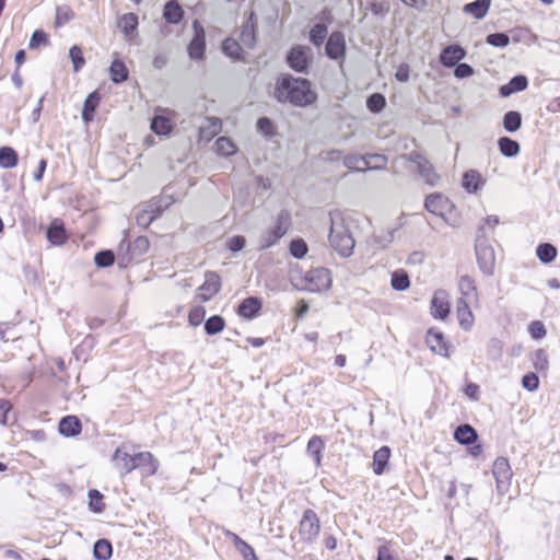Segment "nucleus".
<instances>
[{"instance_id": "nucleus-41", "label": "nucleus", "mask_w": 560, "mask_h": 560, "mask_svg": "<svg viewBox=\"0 0 560 560\" xmlns=\"http://www.w3.org/2000/svg\"><path fill=\"white\" fill-rule=\"evenodd\" d=\"M112 544L107 539H98L93 547V555L97 560H108L112 557Z\"/></svg>"}, {"instance_id": "nucleus-32", "label": "nucleus", "mask_w": 560, "mask_h": 560, "mask_svg": "<svg viewBox=\"0 0 560 560\" xmlns=\"http://www.w3.org/2000/svg\"><path fill=\"white\" fill-rule=\"evenodd\" d=\"M390 456V448L388 446H382L377 451H375L373 455V470L376 475H381L384 472L388 459Z\"/></svg>"}, {"instance_id": "nucleus-19", "label": "nucleus", "mask_w": 560, "mask_h": 560, "mask_svg": "<svg viewBox=\"0 0 560 560\" xmlns=\"http://www.w3.org/2000/svg\"><path fill=\"white\" fill-rule=\"evenodd\" d=\"M114 466L121 475H126L135 469L136 454H129L122 448H117L113 455Z\"/></svg>"}, {"instance_id": "nucleus-33", "label": "nucleus", "mask_w": 560, "mask_h": 560, "mask_svg": "<svg viewBox=\"0 0 560 560\" xmlns=\"http://www.w3.org/2000/svg\"><path fill=\"white\" fill-rule=\"evenodd\" d=\"M110 80L116 83H122L128 79L129 71L124 61L116 59L109 67Z\"/></svg>"}, {"instance_id": "nucleus-51", "label": "nucleus", "mask_w": 560, "mask_h": 560, "mask_svg": "<svg viewBox=\"0 0 560 560\" xmlns=\"http://www.w3.org/2000/svg\"><path fill=\"white\" fill-rule=\"evenodd\" d=\"M217 152L224 156H230L235 152L234 143L226 137H220L215 141Z\"/></svg>"}, {"instance_id": "nucleus-38", "label": "nucleus", "mask_w": 560, "mask_h": 560, "mask_svg": "<svg viewBox=\"0 0 560 560\" xmlns=\"http://www.w3.org/2000/svg\"><path fill=\"white\" fill-rule=\"evenodd\" d=\"M18 153L11 147L0 148V166L3 168H13L18 165Z\"/></svg>"}, {"instance_id": "nucleus-24", "label": "nucleus", "mask_w": 560, "mask_h": 560, "mask_svg": "<svg viewBox=\"0 0 560 560\" xmlns=\"http://www.w3.org/2000/svg\"><path fill=\"white\" fill-rule=\"evenodd\" d=\"M58 430L63 436H77L81 433L82 424L75 416H66L59 421Z\"/></svg>"}, {"instance_id": "nucleus-29", "label": "nucleus", "mask_w": 560, "mask_h": 560, "mask_svg": "<svg viewBox=\"0 0 560 560\" xmlns=\"http://www.w3.org/2000/svg\"><path fill=\"white\" fill-rule=\"evenodd\" d=\"M324 447V441L318 435L312 436L307 443L306 453L313 458L316 467H319L322 464V452Z\"/></svg>"}, {"instance_id": "nucleus-40", "label": "nucleus", "mask_w": 560, "mask_h": 560, "mask_svg": "<svg viewBox=\"0 0 560 560\" xmlns=\"http://www.w3.org/2000/svg\"><path fill=\"white\" fill-rule=\"evenodd\" d=\"M458 289L462 293V298L467 301H471L476 298V285L472 278L469 276H462L458 282Z\"/></svg>"}, {"instance_id": "nucleus-59", "label": "nucleus", "mask_w": 560, "mask_h": 560, "mask_svg": "<svg viewBox=\"0 0 560 560\" xmlns=\"http://www.w3.org/2000/svg\"><path fill=\"white\" fill-rule=\"evenodd\" d=\"M394 240V231H386L381 234L374 235L373 242L380 248H385Z\"/></svg>"}, {"instance_id": "nucleus-2", "label": "nucleus", "mask_w": 560, "mask_h": 560, "mask_svg": "<svg viewBox=\"0 0 560 560\" xmlns=\"http://www.w3.org/2000/svg\"><path fill=\"white\" fill-rule=\"evenodd\" d=\"M330 246L343 258L350 257L355 245L354 238L340 214H330Z\"/></svg>"}, {"instance_id": "nucleus-17", "label": "nucleus", "mask_w": 560, "mask_h": 560, "mask_svg": "<svg viewBox=\"0 0 560 560\" xmlns=\"http://www.w3.org/2000/svg\"><path fill=\"white\" fill-rule=\"evenodd\" d=\"M140 469L143 476H152L158 471L159 462L150 452L136 454L135 469Z\"/></svg>"}, {"instance_id": "nucleus-35", "label": "nucleus", "mask_w": 560, "mask_h": 560, "mask_svg": "<svg viewBox=\"0 0 560 560\" xmlns=\"http://www.w3.org/2000/svg\"><path fill=\"white\" fill-rule=\"evenodd\" d=\"M222 128V122L217 117H208L206 124L199 128L200 136L203 138H212L217 136Z\"/></svg>"}, {"instance_id": "nucleus-15", "label": "nucleus", "mask_w": 560, "mask_h": 560, "mask_svg": "<svg viewBox=\"0 0 560 560\" xmlns=\"http://www.w3.org/2000/svg\"><path fill=\"white\" fill-rule=\"evenodd\" d=\"M425 342L434 353L448 357V346L443 332L434 328L429 329L425 336Z\"/></svg>"}, {"instance_id": "nucleus-53", "label": "nucleus", "mask_w": 560, "mask_h": 560, "mask_svg": "<svg viewBox=\"0 0 560 560\" xmlns=\"http://www.w3.org/2000/svg\"><path fill=\"white\" fill-rule=\"evenodd\" d=\"M74 18V12L67 5L57 7L56 25L62 26Z\"/></svg>"}, {"instance_id": "nucleus-3", "label": "nucleus", "mask_w": 560, "mask_h": 560, "mask_svg": "<svg viewBox=\"0 0 560 560\" xmlns=\"http://www.w3.org/2000/svg\"><path fill=\"white\" fill-rule=\"evenodd\" d=\"M475 252L479 269L486 276L493 275L495 254L493 247L489 244L488 238L483 234V228L478 230L475 243Z\"/></svg>"}, {"instance_id": "nucleus-14", "label": "nucleus", "mask_w": 560, "mask_h": 560, "mask_svg": "<svg viewBox=\"0 0 560 560\" xmlns=\"http://www.w3.org/2000/svg\"><path fill=\"white\" fill-rule=\"evenodd\" d=\"M325 50L326 55L330 59L337 60L342 57L346 51V40L343 34L339 31L332 32L327 39Z\"/></svg>"}, {"instance_id": "nucleus-8", "label": "nucleus", "mask_w": 560, "mask_h": 560, "mask_svg": "<svg viewBox=\"0 0 560 560\" xmlns=\"http://www.w3.org/2000/svg\"><path fill=\"white\" fill-rule=\"evenodd\" d=\"M192 28L195 35L188 44V55L191 59L201 60L206 51V33L202 25L197 20L192 22Z\"/></svg>"}, {"instance_id": "nucleus-64", "label": "nucleus", "mask_w": 560, "mask_h": 560, "mask_svg": "<svg viewBox=\"0 0 560 560\" xmlns=\"http://www.w3.org/2000/svg\"><path fill=\"white\" fill-rule=\"evenodd\" d=\"M47 43V35L43 31H35L30 40V48H36Z\"/></svg>"}, {"instance_id": "nucleus-6", "label": "nucleus", "mask_w": 560, "mask_h": 560, "mask_svg": "<svg viewBox=\"0 0 560 560\" xmlns=\"http://www.w3.org/2000/svg\"><path fill=\"white\" fill-rule=\"evenodd\" d=\"M402 158L417 165L419 175L429 186L433 187L438 185L440 176L435 173L430 161L421 152L412 151L402 155Z\"/></svg>"}, {"instance_id": "nucleus-25", "label": "nucleus", "mask_w": 560, "mask_h": 560, "mask_svg": "<svg viewBox=\"0 0 560 560\" xmlns=\"http://www.w3.org/2000/svg\"><path fill=\"white\" fill-rule=\"evenodd\" d=\"M528 86V80L525 75L513 77L506 84L500 86L499 93L502 97H508L513 93L524 91Z\"/></svg>"}, {"instance_id": "nucleus-5", "label": "nucleus", "mask_w": 560, "mask_h": 560, "mask_svg": "<svg viewBox=\"0 0 560 560\" xmlns=\"http://www.w3.org/2000/svg\"><path fill=\"white\" fill-rule=\"evenodd\" d=\"M331 281V275L327 268H315L305 273L302 289L308 292L326 291L330 288Z\"/></svg>"}, {"instance_id": "nucleus-61", "label": "nucleus", "mask_w": 560, "mask_h": 560, "mask_svg": "<svg viewBox=\"0 0 560 560\" xmlns=\"http://www.w3.org/2000/svg\"><path fill=\"white\" fill-rule=\"evenodd\" d=\"M529 334L534 339H541L546 336V329L541 322L535 320L529 325Z\"/></svg>"}, {"instance_id": "nucleus-28", "label": "nucleus", "mask_w": 560, "mask_h": 560, "mask_svg": "<svg viewBox=\"0 0 560 560\" xmlns=\"http://www.w3.org/2000/svg\"><path fill=\"white\" fill-rule=\"evenodd\" d=\"M478 438L476 430L470 424H460L454 432V439L463 445L472 444Z\"/></svg>"}, {"instance_id": "nucleus-13", "label": "nucleus", "mask_w": 560, "mask_h": 560, "mask_svg": "<svg viewBox=\"0 0 560 560\" xmlns=\"http://www.w3.org/2000/svg\"><path fill=\"white\" fill-rule=\"evenodd\" d=\"M221 289V279L217 272L208 271L205 275V282L199 288V300L201 302H208Z\"/></svg>"}, {"instance_id": "nucleus-47", "label": "nucleus", "mask_w": 560, "mask_h": 560, "mask_svg": "<svg viewBox=\"0 0 560 560\" xmlns=\"http://www.w3.org/2000/svg\"><path fill=\"white\" fill-rule=\"evenodd\" d=\"M386 105V100L381 93H373L366 100V107L372 113H380Z\"/></svg>"}, {"instance_id": "nucleus-56", "label": "nucleus", "mask_w": 560, "mask_h": 560, "mask_svg": "<svg viewBox=\"0 0 560 560\" xmlns=\"http://www.w3.org/2000/svg\"><path fill=\"white\" fill-rule=\"evenodd\" d=\"M90 503L89 506L93 512L101 513L104 510V504L102 502L103 494L95 489L89 491Z\"/></svg>"}, {"instance_id": "nucleus-44", "label": "nucleus", "mask_w": 560, "mask_h": 560, "mask_svg": "<svg viewBox=\"0 0 560 560\" xmlns=\"http://www.w3.org/2000/svg\"><path fill=\"white\" fill-rule=\"evenodd\" d=\"M392 288L396 291H405L410 285V280L405 271H394L390 279Z\"/></svg>"}, {"instance_id": "nucleus-58", "label": "nucleus", "mask_w": 560, "mask_h": 560, "mask_svg": "<svg viewBox=\"0 0 560 560\" xmlns=\"http://www.w3.org/2000/svg\"><path fill=\"white\" fill-rule=\"evenodd\" d=\"M257 129L264 136L270 138L275 135V125L268 117H260L257 121Z\"/></svg>"}, {"instance_id": "nucleus-16", "label": "nucleus", "mask_w": 560, "mask_h": 560, "mask_svg": "<svg viewBox=\"0 0 560 560\" xmlns=\"http://www.w3.org/2000/svg\"><path fill=\"white\" fill-rule=\"evenodd\" d=\"M466 56V50L459 45H448L440 54V62L446 68H453Z\"/></svg>"}, {"instance_id": "nucleus-7", "label": "nucleus", "mask_w": 560, "mask_h": 560, "mask_svg": "<svg viewBox=\"0 0 560 560\" xmlns=\"http://www.w3.org/2000/svg\"><path fill=\"white\" fill-rule=\"evenodd\" d=\"M311 49L306 46H293L287 54V63L295 72L307 73Z\"/></svg>"}, {"instance_id": "nucleus-52", "label": "nucleus", "mask_w": 560, "mask_h": 560, "mask_svg": "<svg viewBox=\"0 0 560 560\" xmlns=\"http://www.w3.org/2000/svg\"><path fill=\"white\" fill-rule=\"evenodd\" d=\"M366 167L370 170H383L387 163V158L384 154H365Z\"/></svg>"}, {"instance_id": "nucleus-4", "label": "nucleus", "mask_w": 560, "mask_h": 560, "mask_svg": "<svg viewBox=\"0 0 560 560\" xmlns=\"http://www.w3.org/2000/svg\"><path fill=\"white\" fill-rule=\"evenodd\" d=\"M150 243L145 236H138L132 243L122 240L118 248V264L127 266L132 259L141 257L149 249Z\"/></svg>"}, {"instance_id": "nucleus-45", "label": "nucleus", "mask_w": 560, "mask_h": 560, "mask_svg": "<svg viewBox=\"0 0 560 560\" xmlns=\"http://www.w3.org/2000/svg\"><path fill=\"white\" fill-rule=\"evenodd\" d=\"M328 28L325 24L317 23L310 31V39L315 46H319L327 37Z\"/></svg>"}, {"instance_id": "nucleus-43", "label": "nucleus", "mask_w": 560, "mask_h": 560, "mask_svg": "<svg viewBox=\"0 0 560 560\" xmlns=\"http://www.w3.org/2000/svg\"><path fill=\"white\" fill-rule=\"evenodd\" d=\"M225 320L220 315L210 316L205 323V331L207 335L213 336L224 329Z\"/></svg>"}, {"instance_id": "nucleus-23", "label": "nucleus", "mask_w": 560, "mask_h": 560, "mask_svg": "<svg viewBox=\"0 0 560 560\" xmlns=\"http://www.w3.org/2000/svg\"><path fill=\"white\" fill-rule=\"evenodd\" d=\"M262 307V302L256 296H248L238 305L237 313L244 318H254Z\"/></svg>"}, {"instance_id": "nucleus-34", "label": "nucleus", "mask_w": 560, "mask_h": 560, "mask_svg": "<svg viewBox=\"0 0 560 560\" xmlns=\"http://www.w3.org/2000/svg\"><path fill=\"white\" fill-rule=\"evenodd\" d=\"M500 153L506 158H514L520 153V144L509 137H501L498 140Z\"/></svg>"}, {"instance_id": "nucleus-30", "label": "nucleus", "mask_w": 560, "mask_h": 560, "mask_svg": "<svg viewBox=\"0 0 560 560\" xmlns=\"http://www.w3.org/2000/svg\"><path fill=\"white\" fill-rule=\"evenodd\" d=\"M101 96L98 92H92L88 95L83 104L82 119L90 122L94 118V113L98 106Z\"/></svg>"}, {"instance_id": "nucleus-37", "label": "nucleus", "mask_w": 560, "mask_h": 560, "mask_svg": "<svg viewBox=\"0 0 560 560\" xmlns=\"http://www.w3.org/2000/svg\"><path fill=\"white\" fill-rule=\"evenodd\" d=\"M557 248L550 243H541L536 248V255L542 264H550L557 257Z\"/></svg>"}, {"instance_id": "nucleus-20", "label": "nucleus", "mask_w": 560, "mask_h": 560, "mask_svg": "<svg viewBox=\"0 0 560 560\" xmlns=\"http://www.w3.org/2000/svg\"><path fill=\"white\" fill-rule=\"evenodd\" d=\"M241 43L247 48H254L256 44V18L255 13L250 12L247 21L243 24L241 31Z\"/></svg>"}, {"instance_id": "nucleus-62", "label": "nucleus", "mask_w": 560, "mask_h": 560, "mask_svg": "<svg viewBox=\"0 0 560 560\" xmlns=\"http://www.w3.org/2000/svg\"><path fill=\"white\" fill-rule=\"evenodd\" d=\"M205 314H206V311L202 306L195 307L194 310H191L189 313V316H188L190 325H192V326L200 325L205 318Z\"/></svg>"}, {"instance_id": "nucleus-60", "label": "nucleus", "mask_w": 560, "mask_h": 560, "mask_svg": "<svg viewBox=\"0 0 560 560\" xmlns=\"http://www.w3.org/2000/svg\"><path fill=\"white\" fill-rule=\"evenodd\" d=\"M455 69H454V75L458 79H465V78H468L470 75H472L474 73V69L468 63H456V66H454Z\"/></svg>"}, {"instance_id": "nucleus-57", "label": "nucleus", "mask_w": 560, "mask_h": 560, "mask_svg": "<svg viewBox=\"0 0 560 560\" xmlns=\"http://www.w3.org/2000/svg\"><path fill=\"white\" fill-rule=\"evenodd\" d=\"M290 253L295 258H303L307 253L306 243L301 238L291 241Z\"/></svg>"}, {"instance_id": "nucleus-55", "label": "nucleus", "mask_w": 560, "mask_h": 560, "mask_svg": "<svg viewBox=\"0 0 560 560\" xmlns=\"http://www.w3.org/2000/svg\"><path fill=\"white\" fill-rule=\"evenodd\" d=\"M69 57L73 65V70L79 71L85 63L82 49L79 46H72L69 50Z\"/></svg>"}, {"instance_id": "nucleus-18", "label": "nucleus", "mask_w": 560, "mask_h": 560, "mask_svg": "<svg viewBox=\"0 0 560 560\" xmlns=\"http://www.w3.org/2000/svg\"><path fill=\"white\" fill-rule=\"evenodd\" d=\"M469 302L470 301H467L464 298H459L456 305L458 324L466 331H469L472 328L475 322Z\"/></svg>"}, {"instance_id": "nucleus-26", "label": "nucleus", "mask_w": 560, "mask_h": 560, "mask_svg": "<svg viewBox=\"0 0 560 560\" xmlns=\"http://www.w3.org/2000/svg\"><path fill=\"white\" fill-rule=\"evenodd\" d=\"M48 241L56 246L62 245L67 240V234L62 222L54 220L47 230Z\"/></svg>"}, {"instance_id": "nucleus-54", "label": "nucleus", "mask_w": 560, "mask_h": 560, "mask_svg": "<svg viewBox=\"0 0 560 560\" xmlns=\"http://www.w3.org/2000/svg\"><path fill=\"white\" fill-rule=\"evenodd\" d=\"M486 43L493 47L503 48L509 45L510 37L505 33H492L487 36Z\"/></svg>"}, {"instance_id": "nucleus-50", "label": "nucleus", "mask_w": 560, "mask_h": 560, "mask_svg": "<svg viewBox=\"0 0 560 560\" xmlns=\"http://www.w3.org/2000/svg\"><path fill=\"white\" fill-rule=\"evenodd\" d=\"M115 255L112 250H101L97 252L94 256V262L97 267L106 268L114 264Z\"/></svg>"}, {"instance_id": "nucleus-12", "label": "nucleus", "mask_w": 560, "mask_h": 560, "mask_svg": "<svg viewBox=\"0 0 560 560\" xmlns=\"http://www.w3.org/2000/svg\"><path fill=\"white\" fill-rule=\"evenodd\" d=\"M431 314L440 319H445L448 316L450 295L445 290L439 289L434 292L431 300Z\"/></svg>"}, {"instance_id": "nucleus-22", "label": "nucleus", "mask_w": 560, "mask_h": 560, "mask_svg": "<svg viewBox=\"0 0 560 560\" xmlns=\"http://www.w3.org/2000/svg\"><path fill=\"white\" fill-rule=\"evenodd\" d=\"M486 179L478 171L469 170L464 173L462 185L469 194H475L483 187Z\"/></svg>"}, {"instance_id": "nucleus-36", "label": "nucleus", "mask_w": 560, "mask_h": 560, "mask_svg": "<svg viewBox=\"0 0 560 560\" xmlns=\"http://www.w3.org/2000/svg\"><path fill=\"white\" fill-rule=\"evenodd\" d=\"M503 128L508 132H515L517 131L522 126V115L521 113L516 110H510L504 114L503 121H502Z\"/></svg>"}, {"instance_id": "nucleus-9", "label": "nucleus", "mask_w": 560, "mask_h": 560, "mask_svg": "<svg viewBox=\"0 0 560 560\" xmlns=\"http://www.w3.org/2000/svg\"><path fill=\"white\" fill-rule=\"evenodd\" d=\"M492 474L497 481V489L500 493L508 491L512 470L505 457H498L493 463Z\"/></svg>"}, {"instance_id": "nucleus-31", "label": "nucleus", "mask_w": 560, "mask_h": 560, "mask_svg": "<svg viewBox=\"0 0 560 560\" xmlns=\"http://www.w3.org/2000/svg\"><path fill=\"white\" fill-rule=\"evenodd\" d=\"M139 24L138 15L136 13L124 14L118 22V26L125 34L127 39H131V36L136 32Z\"/></svg>"}, {"instance_id": "nucleus-42", "label": "nucleus", "mask_w": 560, "mask_h": 560, "mask_svg": "<svg viewBox=\"0 0 560 560\" xmlns=\"http://www.w3.org/2000/svg\"><path fill=\"white\" fill-rule=\"evenodd\" d=\"M282 236L275 228L266 230L259 237V249L273 246Z\"/></svg>"}, {"instance_id": "nucleus-39", "label": "nucleus", "mask_w": 560, "mask_h": 560, "mask_svg": "<svg viewBox=\"0 0 560 560\" xmlns=\"http://www.w3.org/2000/svg\"><path fill=\"white\" fill-rule=\"evenodd\" d=\"M222 50L226 56L231 57L232 59H243V48L241 44L233 38H226L225 40H223Z\"/></svg>"}, {"instance_id": "nucleus-46", "label": "nucleus", "mask_w": 560, "mask_h": 560, "mask_svg": "<svg viewBox=\"0 0 560 560\" xmlns=\"http://www.w3.org/2000/svg\"><path fill=\"white\" fill-rule=\"evenodd\" d=\"M151 129L158 135H167L172 130L171 122L163 116H155L151 121Z\"/></svg>"}, {"instance_id": "nucleus-21", "label": "nucleus", "mask_w": 560, "mask_h": 560, "mask_svg": "<svg viewBox=\"0 0 560 560\" xmlns=\"http://www.w3.org/2000/svg\"><path fill=\"white\" fill-rule=\"evenodd\" d=\"M185 12L177 0H168L163 7V19L168 24H178L184 19Z\"/></svg>"}, {"instance_id": "nucleus-63", "label": "nucleus", "mask_w": 560, "mask_h": 560, "mask_svg": "<svg viewBox=\"0 0 560 560\" xmlns=\"http://www.w3.org/2000/svg\"><path fill=\"white\" fill-rule=\"evenodd\" d=\"M245 237L242 235H235L229 240V249L231 252H240L245 246Z\"/></svg>"}, {"instance_id": "nucleus-11", "label": "nucleus", "mask_w": 560, "mask_h": 560, "mask_svg": "<svg viewBox=\"0 0 560 560\" xmlns=\"http://www.w3.org/2000/svg\"><path fill=\"white\" fill-rule=\"evenodd\" d=\"M453 203L451 200L440 192L428 195L424 201V208L432 214L439 217H444L446 212L451 211Z\"/></svg>"}, {"instance_id": "nucleus-48", "label": "nucleus", "mask_w": 560, "mask_h": 560, "mask_svg": "<svg viewBox=\"0 0 560 560\" xmlns=\"http://www.w3.org/2000/svg\"><path fill=\"white\" fill-rule=\"evenodd\" d=\"M290 226H291V213L288 210L283 209L279 212L273 228L280 234L284 235L288 232Z\"/></svg>"}, {"instance_id": "nucleus-49", "label": "nucleus", "mask_w": 560, "mask_h": 560, "mask_svg": "<svg viewBox=\"0 0 560 560\" xmlns=\"http://www.w3.org/2000/svg\"><path fill=\"white\" fill-rule=\"evenodd\" d=\"M345 165L350 170H354V171H359V172L365 171L368 168L365 155H355V154L348 155L345 159Z\"/></svg>"}, {"instance_id": "nucleus-27", "label": "nucleus", "mask_w": 560, "mask_h": 560, "mask_svg": "<svg viewBox=\"0 0 560 560\" xmlns=\"http://www.w3.org/2000/svg\"><path fill=\"white\" fill-rule=\"evenodd\" d=\"M491 0H475L468 2L463 7V11L472 15L475 19L480 20L486 16L489 11Z\"/></svg>"}, {"instance_id": "nucleus-1", "label": "nucleus", "mask_w": 560, "mask_h": 560, "mask_svg": "<svg viewBox=\"0 0 560 560\" xmlns=\"http://www.w3.org/2000/svg\"><path fill=\"white\" fill-rule=\"evenodd\" d=\"M275 97L278 102H289L292 105L304 107L313 104L317 95L307 79L283 74L276 83Z\"/></svg>"}, {"instance_id": "nucleus-10", "label": "nucleus", "mask_w": 560, "mask_h": 560, "mask_svg": "<svg viewBox=\"0 0 560 560\" xmlns=\"http://www.w3.org/2000/svg\"><path fill=\"white\" fill-rule=\"evenodd\" d=\"M319 520L313 510H306L300 522L299 533L306 541L315 539L319 533Z\"/></svg>"}]
</instances>
